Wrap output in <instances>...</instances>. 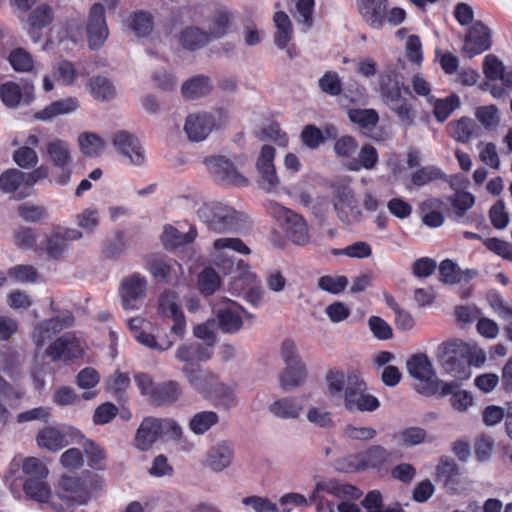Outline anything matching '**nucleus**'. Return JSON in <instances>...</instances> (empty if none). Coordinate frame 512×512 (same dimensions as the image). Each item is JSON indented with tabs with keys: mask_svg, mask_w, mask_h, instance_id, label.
Here are the masks:
<instances>
[{
	"mask_svg": "<svg viewBox=\"0 0 512 512\" xmlns=\"http://www.w3.org/2000/svg\"><path fill=\"white\" fill-rule=\"evenodd\" d=\"M325 381L329 396L342 399L345 409L351 413L373 412L380 407L379 400L368 393L366 382L358 375L330 370Z\"/></svg>",
	"mask_w": 512,
	"mask_h": 512,
	"instance_id": "nucleus-1",
	"label": "nucleus"
},
{
	"mask_svg": "<svg viewBox=\"0 0 512 512\" xmlns=\"http://www.w3.org/2000/svg\"><path fill=\"white\" fill-rule=\"evenodd\" d=\"M196 216L208 230L216 233H239L250 225L248 216L221 202L201 204Z\"/></svg>",
	"mask_w": 512,
	"mask_h": 512,
	"instance_id": "nucleus-2",
	"label": "nucleus"
},
{
	"mask_svg": "<svg viewBox=\"0 0 512 512\" xmlns=\"http://www.w3.org/2000/svg\"><path fill=\"white\" fill-rule=\"evenodd\" d=\"M470 346L460 339H450L439 345L437 358L446 373L457 379L470 377Z\"/></svg>",
	"mask_w": 512,
	"mask_h": 512,
	"instance_id": "nucleus-3",
	"label": "nucleus"
},
{
	"mask_svg": "<svg viewBox=\"0 0 512 512\" xmlns=\"http://www.w3.org/2000/svg\"><path fill=\"white\" fill-rule=\"evenodd\" d=\"M270 214L279 221L286 237L295 245L305 246L310 242V230L306 220L298 213L278 203L269 204Z\"/></svg>",
	"mask_w": 512,
	"mask_h": 512,
	"instance_id": "nucleus-4",
	"label": "nucleus"
},
{
	"mask_svg": "<svg viewBox=\"0 0 512 512\" xmlns=\"http://www.w3.org/2000/svg\"><path fill=\"white\" fill-rule=\"evenodd\" d=\"M393 461V452L381 445H372L362 453L350 455L340 468L344 472L381 470Z\"/></svg>",
	"mask_w": 512,
	"mask_h": 512,
	"instance_id": "nucleus-5",
	"label": "nucleus"
},
{
	"mask_svg": "<svg viewBox=\"0 0 512 512\" xmlns=\"http://www.w3.org/2000/svg\"><path fill=\"white\" fill-rule=\"evenodd\" d=\"M409 375L423 385L418 391L426 396L434 395L439 391L442 381L436 377L433 365L426 354L418 353L410 356L406 361Z\"/></svg>",
	"mask_w": 512,
	"mask_h": 512,
	"instance_id": "nucleus-6",
	"label": "nucleus"
},
{
	"mask_svg": "<svg viewBox=\"0 0 512 512\" xmlns=\"http://www.w3.org/2000/svg\"><path fill=\"white\" fill-rule=\"evenodd\" d=\"M43 156L53 167L61 170L55 178L56 183L66 185L72 174L70 166L73 158L70 144L61 138H52L46 143Z\"/></svg>",
	"mask_w": 512,
	"mask_h": 512,
	"instance_id": "nucleus-7",
	"label": "nucleus"
},
{
	"mask_svg": "<svg viewBox=\"0 0 512 512\" xmlns=\"http://www.w3.org/2000/svg\"><path fill=\"white\" fill-rule=\"evenodd\" d=\"M212 177L223 185L245 187L249 181L227 158L212 156L204 160Z\"/></svg>",
	"mask_w": 512,
	"mask_h": 512,
	"instance_id": "nucleus-8",
	"label": "nucleus"
},
{
	"mask_svg": "<svg viewBox=\"0 0 512 512\" xmlns=\"http://www.w3.org/2000/svg\"><path fill=\"white\" fill-rule=\"evenodd\" d=\"M59 503L64 505L63 512L71 505L85 504L90 495L85 483L77 476L63 475L58 484L55 494Z\"/></svg>",
	"mask_w": 512,
	"mask_h": 512,
	"instance_id": "nucleus-9",
	"label": "nucleus"
},
{
	"mask_svg": "<svg viewBox=\"0 0 512 512\" xmlns=\"http://www.w3.org/2000/svg\"><path fill=\"white\" fill-rule=\"evenodd\" d=\"M86 33L89 47L93 50L102 47L109 36L102 3H94L88 13Z\"/></svg>",
	"mask_w": 512,
	"mask_h": 512,
	"instance_id": "nucleus-10",
	"label": "nucleus"
},
{
	"mask_svg": "<svg viewBox=\"0 0 512 512\" xmlns=\"http://www.w3.org/2000/svg\"><path fill=\"white\" fill-rule=\"evenodd\" d=\"M214 263L222 267L225 273L233 270L234 261L228 250L235 251L244 255L251 253L250 248L239 238H219L213 242Z\"/></svg>",
	"mask_w": 512,
	"mask_h": 512,
	"instance_id": "nucleus-11",
	"label": "nucleus"
},
{
	"mask_svg": "<svg viewBox=\"0 0 512 512\" xmlns=\"http://www.w3.org/2000/svg\"><path fill=\"white\" fill-rule=\"evenodd\" d=\"M147 280L139 273L124 277L119 287L122 306L126 310L136 309V302L146 296Z\"/></svg>",
	"mask_w": 512,
	"mask_h": 512,
	"instance_id": "nucleus-12",
	"label": "nucleus"
},
{
	"mask_svg": "<svg viewBox=\"0 0 512 512\" xmlns=\"http://www.w3.org/2000/svg\"><path fill=\"white\" fill-rule=\"evenodd\" d=\"M221 124L216 122L215 116L211 113H194L187 116L184 124V131L192 142L205 140L213 129L219 128Z\"/></svg>",
	"mask_w": 512,
	"mask_h": 512,
	"instance_id": "nucleus-13",
	"label": "nucleus"
},
{
	"mask_svg": "<svg viewBox=\"0 0 512 512\" xmlns=\"http://www.w3.org/2000/svg\"><path fill=\"white\" fill-rule=\"evenodd\" d=\"M491 47V34L487 26L476 21L470 27L462 48V52L469 59L487 51Z\"/></svg>",
	"mask_w": 512,
	"mask_h": 512,
	"instance_id": "nucleus-14",
	"label": "nucleus"
},
{
	"mask_svg": "<svg viewBox=\"0 0 512 512\" xmlns=\"http://www.w3.org/2000/svg\"><path fill=\"white\" fill-rule=\"evenodd\" d=\"M83 353L80 341L71 333L58 337L46 349V354L53 361H68L81 357Z\"/></svg>",
	"mask_w": 512,
	"mask_h": 512,
	"instance_id": "nucleus-15",
	"label": "nucleus"
},
{
	"mask_svg": "<svg viewBox=\"0 0 512 512\" xmlns=\"http://www.w3.org/2000/svg\"><path fill=\"white\" fill-rule=\"evenodd\" d=\"M114 148L127 157L134 165H142L145 161V152L139 140L131 133L120 130L111 138Z\"/></svg>",
	"mask_w": 512,
	"mask_h": 512,
	"instance_id": "nucleus-16",
	"label": "nucleus"
},
{
	"mask_svg": "<svg viewBox=\"0 0 512 512\" xmlns=\"http://www.w3.org/2000/svg\"><path fill=\"white\" fill-rule=\"evenodd\" d=\"M45 479H27L23 484L25 495L40 504H46L55 512H63L64 505L59 503L55 494H52L51 488Z\"/></svg>",
	"mask_w": 512,
	"mask_h": 512,
	"instance_id": "nucleus-17",
	"label": "nucleus"
},
{
	"mask_svg": "<svg viewBox=\"0 0 512 512\" xmlns=\"http://www.w3.org/2000/svg\"><path fill=\"white\" fill-rule=\"evenodd\" d=\"M74 325V316L65 311L60 315L39 323L33 331V340L38 347H42L45 341L52 335Z\"/></svg>",
	"mask_w": 512,
	"mask_h": 512,
	"instance_id": "nucleus-18",
	"label": "nucleus"
},
{
	"mask_svg": "<svg viewBox=\"0 0 512 512\" xmlns=\"http://www.w3.org/2000/svg\"><path fill=\"white\" fill-rule=\"evenodd\" d=\"M379 90L383 102L393 104L395 101H400L402 90L408 92V88L404 86L402 76L395 69L387 68L379 76Z\"/></svg>",
	"mask_w": 512,
	"mask_h": 512,
	"instance_id": "nucleus-19",
	"label": "nucleus"
},
{
	"mask_svg": "<svg viewBox=\"0 0 512 512\" xmlns=\"http://www.w3.org/2000/svg\"><path fill=\"white\" fill-rule=\"evenodd\" d=\"M275 149L270 145H264L258 157L256 166L261 175L260 186L270 192L279 185V178L273 164Z\"/></svg>",
	"mask_w": 512,
	"mask_h": 512,
	"instance_id": "nucleus-20",
	"label": "nucleus"
},
{
	"mask_svg": "<svg viewBox=\"0 0 512 512\" xmlns=\"http://www.w3.org/2000/svg\"><path fill=\"white\" fill-rule=\"evenodd\" d=\"M388 0H355V8L362 21L370 28L381 30Z\"/></svg>",
	"mask_w": 512,
	"mask_h": 512,
	"instance_id": "nucleus-21",
	"label": "nucleus"
},
{
	"mask_svg": "<svg viewBox=\"0 0 512 512\" xmlns=\"http://www.w3.org/2000/svg\"><path fill=\"white\" fill-rule=\"evenodd\" d=\"M326 492L338 499L357 500L362 496V491L354 485L344 483L337 479L319 480L312 491V498H318V494Z\"/></svg>",
	"mask_w": 512,
	"mask_h": 512,
	"instance_id": "nucleus-22",
	"label": "nucleus"
},
{
	"mask_svg": "<svg viewBox=\"0 0 512 512\" xmlns=\"http://www.w3.org/2000/svg\"><path fill=\"white\" fill-rule=\"evenodd\" d=\"M223 304V307L217 309L216 324L224 333H237L243 327L241 316L243 308L229 299L224 301Z\"/></svg>",
	"mask_w": 512,
	"mask_h": 512,
	"instance_id": "nucleus-23",
	"label": "nucleus"
},
{
	"mask_svg": "<svg viewBox=\"0 0 512 512\" xmlns=\"http://www.w3.org/2000/svg\"><path fill=\"white\" fill-rule=\"evenodd\" d=\"M163 433L162 419L155 417H146L138 427L134 444L140 451L149 450Z\"/></svg>",
	"mask_w": 512,
	"mask_h": 512,
	"instance_id": "nucleus-24",
	"label": "nucleus"
},
{
	"mask_svg": "<svg viewBox=\"0 0 512 512\" xmlns=\"http://www.w3.org/2000/svg\"><path fill=\"white\" fill-rule=\"evenodd\" d=\"M144 322V318L139 316L128 320L129 329L134 333L135 339L140 344L159 352H165L174 345V341L167 336L157 339L153 334L142 331L141 327Z\"/></svg>",
	"mask_w": 512,
	"mask_h": 512,
	"instance_id": "nucleus-25",
	"label": "nucleus"
},
{
	"mask_svg": "<svg viewBox=\"0 0 512 512\" xmlns=\"http://www.w3.org/2000/svg\"><path fill=\"white\" fill-rule=\"evenodd\" d=\"M182 373L189 385L204 396L211 392V387L217 378L211 371L199 365H186L183 367Z\"/></svg>",
	"mask_w": 512,
	"mask_h": 512,
	"instance_id": "nucleus-26",
	"label": "nucleus"
},
{
	"mask_svg": "<svg viewBox=\"0 0 512 512\" xmlns=\"http://www.w3.org/2000/svg\"><path fill=\"white\" fill-rule=\"evenodd\" d=\"M0 98L8 108H16L22 99L29 104L33 99V86L26 84L22 89L13 82L7 81L0 86Z\"/></svg>",
	"mask_w": 512,
	"mask_h": 512,
	"instance_id": "nucleus-27",
	"label": "nucleus"
},
{
	"mask_svg": "<svg viewBox=\"0 0 512 512\" xmlns=\"http://www.w3.org/2000/svg\"><path fill=\"white\" fill-rule=\"evenodd\" d=\"M40 143V137L36 133L29 134L24 141V145L19 147L13 153L14 162L23 169L36 167L39 161L35 148Z\"/></svg>",
	"mask_w": 512,
	"mask_h": 512,
	"instance_id": "nucleus-28",
	"label": "nucleus"
},
{
	"mask_svg": "<svg viewBox=\"0 0 512 512\" xmlns=\"http://www.w3.org/2000/svg\"><path fill=\"white\" fill-rule=\"evenodd\" d=\"M177 39L183 49L191 52L200 50L211 42L206 30L194 25L184 27Z\"/></svg>",
	"mask_w": 512,
	"mask_h": 512,
	"instance_id": "nucleus-29",
	"label": "nucleus"
},
{
	"mask_svg": "<svg viewBox=\"0 0 512 512\" xmlns=\"http://www.w3.org/2000/svg\"><path fill=\"white\" fill-rule=\"evenodd\" d=\"M338 218L344 223L357 221L361 215L357 200L351 191H343L334 204Z\"/></svg>",
	"mask_w": 512,
	"mask_h": 512,
	"instance_id": "nucleus-30",
	"label": "nucleus"
},
{
	"mask_svg": "<svg viewBox=\"0 0 512 512\" xmlns=\"http://www.w3.org/2000/svg\"><path fill=\"white\" fill-rule=\"evenodd\" d=\"M269 412L282 420L297 419L302 411V403L295 397L280 398L269 405Z\"/></svg>",
	"mask_w": 512,
	"mask_h": 512,
	"instance_id": "nucleus-31",
	"label": "nucleus"
},
{
	"mask_svg": "<svg viewBox=\"0 0 512 512\" xmlns=\"http://www.w3.org/2000/svg\"><path fill=\"white\" fill-rule=\"evenodd\" d=\"M234 20V16L231 11L226 8L216 10L209 20L207 35L210 40H217L224 37L230 29V26Z\"/></svg>",
	"mask_w": 512,
	"mask_h": 512,
	"instance_id": "nucleus-32",
	"label": "nucleus"
},
{
	"mask_svg": "<svg viewBox=\"0 0 512 512\" xmlns=\"http://www.w3.org/2000/svg\"><path fill=\"white\" fill-rule=\"evenodd\" d=\"M182 396V389L177 381L169 380L156 385L152 402L159 406H169L176 403Z\"/></svg>",
	"mask_w": 512,
	"mask_h": 512,
	"instance_id": "nucleus-33",
	"label": "nucleus"
},
{
	"mask_svg": "<svg viewBox=\"0 0 512 512\" xmlns=\"http://www.w3.org/2000/svg\"><path fill=\"white\" fill-rule=\"evenodd\" d=\"M77 107L78 100L76 98L69 97L52 102L43 110L37 112L34 117L40 121H49L59 115L71 113L75 111Z\"/></svg>",
	"mask_w": 512,
	"mask_h": 512,
	"instance_id": "nucleus-34",
	"label": "nucleus"
},
{
	"mask_svg": "<svg viewBox=\"0 0 512 512\" xmlns=\"http://www.w3.org/2000/svg\"><path fill=\"white\" fill-rule=\"evenodd\" d=\"M439 388L440 395H452L451 403L456 410L466 411L467 408L472 405V395L467 391L458 390L459 384L457 381H451L448 383L442 382Z\"/></svg>",
	"mask_w": 512,
	"mask_h": 512,
	"instance_id": "nucleus-35",
	"label": "nucleus"
},
{
	"mask_svg": "<svg viewBox=\"0 0 512 512\" xmlns=\"http://www.w3.org/2000/svg\"><path fill=\"white\" fill-rule=\"evenodd\" d=\"M212 90L210 78L204 75L195 76L183 83L181 92L188 99H199Z\"/></svg>",
	"mask_w": 512,
	"mask_h": 512,
	"instance_id": "nucleus-36",
	"label": "nucleus"
},
{
	"mask_svg": "<svg viewBox=\"0 0 512 512\" xmlns=\"http://www.w3.org/2000/svg\"><path fill=\"white\" fill-rule=\"evenodd\" d=\"M233 451L226 443H220L213 447L207 457V465L216 472L227 468L232 461Z\"/></svg>",
	"mask_w": 512,
	"mask_h": 512,
	"instance_id": "nucleus-37",
	"label": "nucleus"
},
{
	"mask_svg": "<svg viewBox=\"0 0 512 512\" xmlns=\"http://www.w3.org/2000/svg\"><path fill=\"white\" fill-rule=\"evenodd\" d=\"M273 21L277 29L274 42L278 48L283 49L292 39L293 27L291 20L285 12L279 11L274 14Z\"/></svg>",
	"mask_w": 512,
	"mask_h": 512,
	"instance_id": "nucleus-38",
	"label": "nucleus"
},
{
	"mask_svg": "<svg viewBox=\"0 0 512 512\" xmlns=\"http://www.w3.org/2000/svg\"><path fill=\"white\" fill-rule=\"evenodd\" d=\"M88 86L92 96L102 102L110 101L116 97L117 91L112 82L103 76L92 77Z\"/></svg>",
	"mask_w": 512,
	"mask_h": 512,
	"instance_id": "nucleus-39",
	"label": "nucleus"
},
{
	"mask_svg": "<svg viewBox=\"0 0 512 512\" xmlns=\"http://www.w3.org/2000/svg\"><path fill=\"white\" fill-rule=\"evenodd\" d=\"M451 136L458 142L466 143L472 136L477 135L478 126L468 117H462L448 125Z\"/></svg>",
	"mask_w": 512,
	"mask_h": 512,
	"instance_id": "nucleus-40",
	"label": "nucleus"
},
{
	"mask_svg": "<svg viewBox=\"0 0 512 512\" xmlns=\"http://www.w3.org/2000/svg\"><path fill=\"white\" fill-rule=\"evenodd\" d=\"M196 236L197 230L195 227H191L188 232L182 233L175 227L167 225L164 227L161 238L165 246L176 247L193 242Z\"/></svg>",
	"mask_w": 512,
	"mask_h": 512,
	"instance_id": "nucleus-41",
	"label": "nucleus"
},
{
	"mask_svg": "<svg viewBox=\"0 0 512 512\" xmlns=\"http://www.w3.org/2000/svg\"><path fill=\"white\" fill-rule=\"evenodd\" d=\"M219 422V416L214 411H201L189 420V429L195 435H203Z\"/></svg>",
	"mask_w": 512,
	"mask_h": 512,
	"instance_id": "nucleus-42",
	"label": "nucleus"
},
{
	"mask_svg": "<svg viewBox=\"0 0 512 512\" xmlns=\"http://www.w3.org/2000/svg\"><path fill=\"white\" fill-rule=\"evenodd\" d=\"M306 378L304 363L287 365L280 375V384L284 390H291L299 386Z\"/></svg>",
	"mask_w": 512,
	"mask_h": 512,
	"instance_id": "nucleus-43",
	"label": "nucleus"
},
{
	"mask_svg": "<svg viewBox=\"0 0 512 512\" xmlns=\"http://www.w3.org/2000/svg\"><path fill=\"white\" fill-rule=\"evenodd\" d=\"M80 151L88 157L99 156L105 148V141L96 133L83 132L78 136Z\"/></svg>",
	"mask_w": 512,
	"mask_h": 512,
	"instance_id": "nucleus-44",
	"label": "nucleus"
},
{
	"mask_svg": "<svg viewBox=\"0 0 512 512\" xmlns=\"http://www.w3.org/2000/svg\"><path fill=\"white\" fill-rule=\"evenodd\" d=\"M444 178L445 174L440 168L434 165H426L416 169L411 174V183L416 187H422Z\"/></svg>",
	"mask_w": 512,
	"mask_h": 512,
	"instance_id": "nucleus-45",
	"label": "nucleus"
},
{
	"mask_svg": "<svg viewBox=\"0 0 512 512\" xmlns=\"http://www.w3.org/2000/svg\"><path fill=\"white\" fill-rule=\"evenodd\" d=\"M17 215L27 223H40L48 218V210L43 205L24 202L17 206Z\"/></svg>",
	"mask_w": 512,
	"mask_h": 512,
	"instance_id": "nucleus-46",
	"label": "nucleus"
},
{
	"mask_svg": "<svg viewBox=\"0 0 512 512\" xmlns=\"http://www.w3.org/2000/svg\"><path fill=\"white\" fill-rule=\"evenodd\" d=\"M37 443L40 447L56 452L67 445L65 437L55 428H45L37 436Z\"/></svg>",
	"mask_w": 512,
	"mask_h": 512,
	"instance_id": "nucleus-47",
	"label": "nucleus"
},
{
	"mask_svg": "<svg viewBox=\"0 0 512 512\" xmlns=\"http://www.w3.org/2000/svg\"><path fill=\"white\" fill-rule=\"evenodd\" d=\"M442 202L436 198H430L421 203L420 209L425 212L422 216V222L428 227H439L444 222L443 215L435 210L441 206Z\"/></svg>",
	"mask_w": 512,
	"mask_h": 512,
	"instance_id": "nucleus-48",
	"label": "nucleus"
},
{
	"mask_svg": "<svg viewBox=\"0 0 512 512\" xmlns=\"http://www.w3.org/2000/svg\"><path fill=\"white\" fill-rule=\"evenodd\" d=\"M82 448L90 467L97 470L105 469L106 452L101 446L90 439H86L82 443Z\"/></svg>",
	"mask_w": 512,
	"mask_h": 512,
	"instance_id": "nucleus-49",
	"label": "nucleus"
},
{
	"mask_svg": "<svg viewBox=\"0 0 512 512\" xmlns=\"http://www.w3.org/2000/svg\"><path fill=\"white\" fill-rule=\"evenodd\" d=\"M378 162V153L375 147L365 144L361 147L357 160L349 165V169L358 171L360 168L372 170Z\"/></svg>",
	"mask_w": 512,
	"mask_h": 512,
	"instance_id": "nucleus-50",
	"label": "nucleus"
},
{
	"mask_svg": "<svg viewBox=\"0 0 512 512\" xmlns=\"http://www.w3.org/2000/svg\"><path fill=\"white\" fill-rule=\"evenodd\" d=\"M205 397H213L219 401L220 405L230 408L236 404V397L232 387L220 382L217 378L211 387V392Z\"/></svg>",
	"mask_w": 512,
	"mask_h": 512,
	"instance_id": "nucleus-51",
	"label": "nucleus"
},
{
	"mask_svg": "<svg viewBox=\"0 0 512 512\" xmlns=\"http://www.w3.org/2000/svg\"><path fill=\"white\" fill-rule=\"evenodd\" d=\"M491 308L509 325L506 327L507 338L512 341V306L508 305L499 295L492 294L488 298Z\"/></svg>",
	"mask_w": 512,
	"mask_h": 512,
	"instance_id": "nucleus-52",
	"label": "nucleus"
},
{
	"mask_svg": "<svg viewBox=\"0 0 512 512\" xmlns=\"http://www.w3.org/2000/svg\"><path fill=\"white\" fill-rule=\"evenodd\" d=\"M158 311L162 316L169 318L182 313L176 292L167 290L160 295Z\"/></svg>",
	"mask_w": 512,
	"mask_h": 512,
	"instance_id": "nucleus-53",
	"label": "nucleus"
},
{
	"mask_svg": "<svg viewBox=\"0 0 512 512\" xmlns=\"http://www.w3.org/2000/svg\"><path fill=\"white\" fill-rule=\"evenodd\" d=\"M25 184V173L13 168L8 169L0 175V189L4 193H13Z\"/></svg>",
	"mask_w": 512,
	"mask_h": 512,
	"instance_id": "nucleus-54",
	"label": "nucleus"
},
{
	"mask_svg": "<svg viewBox=\"0 0 512 512\" xmlns=\"http://www.w3.org/2000/svg\"><path fill=\"white\" fill-rule=\"evenodd\" d=\"M475 117L486 130H494L500 123L499 111L495 105L478 107Z\"/></svg>",
	"mask_w": 512,
	"mask_h": 512,
	"instance_id": "nucleus-55",
	"label": "nucleus"
},
{
	"mask_svg": "<svg viewBox=\"0 0 512 512\" xmlns=\"http://www.w3.org/2000/svg\"><path fill=\"white\" fill-rule=\"evenodd\" d=\"M386 106L396 114L404 126L410 127L415 124V111L406 98L403 97L400 101H395L393 104L390 103Z\"/></svg>",
	"mask_w": 512,
	"mask_h": 512,
	"instance_id": "nucleus-56",
	"label": "nucleus"
},
{
	"mask_svg": "<svg viewBox=\"0 0 512 512\" xmlns=\"http://www.w3.org/2000/svg\"><path fill=\"white\" fill-rule=\"evenodd\" d=\"M434 106L433 113L439 122H444L450 114L459 107L460 100L458 96L452 95L446 99H434L431 103Z\"/></svg>",
	"mask_w": 512,
	"mask_h": 512,
	"instance_id": "nucleus-57",
	"label": "nucleus"
},
{
	"mask_svg": "<svg viewBox=\"0 0 512 512\" xmlns=\"http://www.w3.org/2000/svg\"><path fill=\"white\" fill-rule=\"evenodd\" d=\"M460 474L459 467L453 459L441 458L438 466L436 467L437 477L444 480L445 486L452 490L450 484H452L456 477Z\"/></svg>",
	"mask_w": 512,
	"mask_h": 512,
	"instance_id": "nucleus-58",
	"label": "nucleus"
},
{
	"mask_svg": "<svg viewBox=\"0 0 512 512\" xmlns=\"http://www.w3.org/2000/svg\"><path fill=\"white\" fill-rule=\"evenodd\" d=\"M14 243L20 249H35L37 243V233L34 228L19 226L13 233Z\"/></svg>",
	"mask_w": 512,
	"mask_h": 512,
	"instance_id": "nucleus-59",
	"label": "nucleus"
},
{
	"mask_svg": "<svg viewBox=\"0 0 512 512\" xmlns=\"http://www.w3.org/2000/svg\"><path fill=\"white\" fill-rule=\"evenodd\" d=\"M129 27L137 36H147L153 29L152 16L146 12H137L130 17Z\"/></svg>",
	"mask_w": 512,
	"mask_h": 512,
	"instance_id": "nucleus-60",
	"label": "nucleus"
},
{
	"mask_svg": "<svg viewBox=\"0 0 512 512\" xmlns=\"http://www.w3.org/2000/svg\"><path fill=\"white\" fill-rule=\"evenodd\" d=\"M351 122L358 124L362 128L375 126L379 117L374 109H352L348 112Z\"/></svg>",
	"mask_w": 512,
	"mask_h": 512,
	"instance_id": "nucleus-61",
	"label": "nucleus"
},
{
	"mask_svg": "<svg viewBox=\"0 0 512 512\" xmlns=\"http://www.w3.org/2000/svg\"><path fill=\"white\" fill-rule=\"evenodd\" d=\"M200 291L205 295L213 294L220 286V277L212 268L204 269L198 279Z\"/></svg>",
	"mask_w": 512,
	"mask_h": 512,
	"instance_id": "nucleus-62",
	"label": "nucleus"
},
{
	"mask_svg": "<svg viewBox=\"0 0 512 512\" xmlns=\"http://www.w3.org/2000/svg\"><path fill=\"white\" fill-rule=\"evenodd\" d=\"M395 437L399 439L403 446L410 447L425 442L427 433L423 428L409 427L399 432Z\"/></svg>",
	"mask_w": 512,
	"mask_h": 512,
	"instance_id": "nucleus-63",
	"label": "nucleus"
},
{
	"mask_svg": "<svg viewBox=\"0 0 512 512\" xmlns=\"http://www.w3.org/2000/svg\"><path fill=\"white\" fill-rule=\"evenodd\" d=\"M23 472L29 475V479H46L49 470L45 464L36 457L25 458L22 464Z\"/></svg>",
	"mask_w": 512,
	"mask_h": 512,
	"instance_id": "nucleus-64",
	"label": "nucleus"
}]
</instances>
